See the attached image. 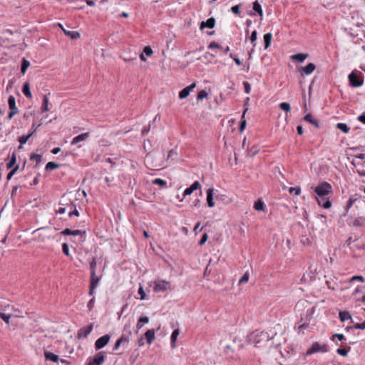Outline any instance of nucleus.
I'll list each match as a JSON object with an SVG mask.
<instances>
[{
    "instance_id": "obj_47",
    "label": "nucleus",
    "mask_w": 365,
    "mask_h": 365,
    "mask_svg": "<svg viewBox=\"0 0 365 365\" xmlns=\"http://www.w3.org/2000/svg\"><path fill=\"white\" fill-rule=\"evenodd\" d=\"M289 192L290 194H294L295 195H299L301 192V189L299 187H290L289 189Z\"/></svg>"
},
{
    "instance_id": "obj_28",
    "label": "nucleus",
    "mask_w": 365,
    "mask_h": 365,
    "mask_svg": "<svg viewBox=\"0 0 365 365\" xmlns=\"http://www.w3.org/2000/svg\"><path fill=\"white\" fill-rule=\"evenodd\" d=\"M123 332V334L122 335L128 336V338L130 339V336H131V334H132L131 324L130 322H128L124 325Z\"/></svg>"
},
{
    "instance_id": "obj_18",
    "label": "nucleus",
    "mask_w": 365,
    "mask_h": 365,
    "mask_svg": "<svg viewBox=\"0 0 365 365\" xmlns=\"http://www.w3.org/2000/svg\"><path fill=\"white\" fill-rule=\"evenodd\" d=\"M316 66L313 63H309L305 66H302L301 70L306 74L310 75L315 70Z\"/></svg>"
},
{
    "instance_id": "obj_31",
    "label": "nucleus",
    "mask_w": 365,
    "mask_h": 365,
    "mask_svg": "<svg viewBox=\"0 0 365 365\" xmlns=\"http://www.w3.org/2000/svg\"><path fill=\"white\" fill-rule=\"evenodd\" d=\"M35 133V130H34V131L32 132H30L28 135H21L19 138V143L21 144V145H24L25 144L28 140Z\"/></svg>"
},
{
    "instance_id": "obj_38",
    "label": "nucleus",
    "mask_w": 365,
    "mask_h": 365,
    "mask_svg": "<svg viewBox=\"0 0 365 365\" xmlns=\"http://www.w3.org/2000/svg\"><path fill=\"white\" fill-rule=\"evenodd\" d=\"M59 167H60V165L56 163L48 162L46 164L45 169H46V171H51V170H53L54 169L58 168Z\"/></svg>"
},
{
    "instance_id": "obj_53",
    "label": "nucleus",
    "mask_w": 365,
    "mask_h": 365,
    "mask_svg": "<svg viewBox=\"0 0 365 365\" xmlns=\"http://www.w3.org/2000/svg\"><path fill=\"white\" fill-rule=\"evenodd\" d=\"M19 168V165H16L12 170H11L7 175V180H10L11 177L18 171Z\"/></svg>"
},
{
    "instance_id": "obj_17",
    "label": "nucleus",
    "mask_w": 365,
    "mask_h": 365,
    "mask_svg": "<svg viewBox=\"0 0 365 365\" xmlns=\"http://www.w3.org/2000/svg\"><path fill=\"white\" fill-rule=\"evenodd\" d=\"M61 233L63 235L77 236V235H82L84 233V232H82L79 230H71L68 228H66V229L63 230Z\"/></svg>"
},
{
    "instance_id": "obj_42",
    "label": "nucleus",
    "mask_w": 365,
    "mask_h": 365,
    "mask_svg": "<svg viewBox=\"0 0 365 365\" xmlns=\"http://www.w3.org/2000/svg\"><path fill=\"white\" fill-rule=\"evenodd\" d=\"M339 317L341 322H345L351 318L350 314L348 312H342L339 313Z\"/></svg>"
},
{
    "instance_id": "obj_32",
    "label": "nucleus",
    "mask_w": 365,
    "mask_h": 365,
    "mask_svg": "<svg viewBox=\"0 0 365 365\" xmlns=\"http://www.w3.org/2000/svg\"><path fill=\"white\" fill-rule=\"evenodd\" d=\"M353 226L354 227H361L365 225V217H359L356 218L352 223Z\"/></svg>"
},
{
    "instance_id": "obj_24",
    "label": "nucleus",
    "mask_w": 365,
    "mask_h": 365,
    "mask_svg": "<svg viewBox=\"0 0 365 365\" xmlns=\"http://www.w3.org/2000/svg\"><path fill=\"white\" fill-rule=\"evenodd\" d=\"M304 120L314 125L316 128H319V123L317 120L315 119L311 113L307 114L304 116Z\"/></svg>"
},
{
    "instance_id": "obj_34",
    "label": "nucleus",
    "mask_w": 365,
    "mask_h": 365,
    "mask_svg": "<svg viewBox=\"0 0 365 365\" xmlns=\"http://www.w3.org/2000/svg\"><path fill=\"white\" fill-rule=\"evenodd\" d=\"M307 58V55L304 54V53H297L295 55H292L291 56L292 59L296 60L299 62H303Z\"/></svg>"
},
{
    "instance_id": "obj_43",
    "label": "nucleus",
    "mask_w": 365,
    "mask_h": 365,
    "mask_svg": "<svg viewBox=\"0 0 365 365\" xmlns=\"http://www.w3.org/2000/svg\"><path fill=\"white\" fill-rule=\"evenodd\" d=\"M153 184L159 185L160 187H163L166 185L167 182L165 180L160 179V178H156L153 181Z\"/></svg>"
},
{
    "instance_id": "obj_58",
    "label": "nucleus",
    "mask_w": 365,
    "mask_h": 365,
    "mask_svg": "<svg viewBox=\"0 0 365 365\" xmlns=\"http://www.w3.org/2000/svg\"><path fill=\"white\" fill-rule=\"evenodd\" d=\"M143 53L148 56H150L152 55L153 53V50L151 49L150 47L149 46H145L143 49Z\"/></svg>"
},
{
    "instance_id": "obj_20",
    "label": "nucleus",
    "mask_w": 365,
    "mask_h": 365,
    "mask_svg": "<svg viewBox=\"0 0 365 365\" xmlns=\"http://www.w3.org/2000/svg\"><path fill=\"white\" fill-rule=\"evenodd\" d=\"M8 104H9V109L11 111L18 112V113L19 112L18 108L16 106V100H15L14 96H9Z\"/></svg>"
},
{
    "instance_id": "obj_56",
    "label": "nucleus",
    "mask_w": 365,
    "mask_h": 365,
    "mask_svg": "<svg viewBox=\"0 0 365 365\" xmlns=\"http://www.w3.org/2000/svg\"><path fill=\"white\" fill-rule=\"evenodd\" d=\"M222 48V46L220 45H219L218 43H217L215 41H212L210 43V45L208 46V48L209 49H212V48Z\"/></svg>"
},
{
    "instance_id": "obj_27",
    "label": "nucleus",
    "mask_w": 365,
    "mask_h": 365,
    "mask_svg": "<svg viewBox=\"0 0 365 365\" xmlns=\"http://www.w3.org/2000/svg\"><path fill=\"white\" fill-rule=\"evenodd\" d=\"M252 10L259 14L261 16L263 15L262 6L257 1L252 3Z\"/></svg>"
},
{
    "instance_id": "obj_45",
    "label": "nucleus",
    "mask_w": 365,
    "mask_h": 365,
    "mask_svg": "<svg viewBox=\"0 0 365 365\" xmlns=\"http://www.w3.org/2000/svg\"><path fill=\"white\" fill-rule=\"evenodd\" d=\"M279 106L282 110L286 112H289L291 109L289 103L286 102L281 103Z\"/></svg>"
},
{
    "instance_id": "obj_14",
    "label": "nucleus",
    "mask_w": 365,
    "mask_h": 365,
    "mask_svg": "<svg viewBox=\"0 0 365 365\" xmlns=\"http://www.w3.org/2000/svg\"><path fill=\"white\" fill-rule=\"evenodd\" d=\"M215 24V19L213 17L208 19L206 21H202L200 24V29L205 28L212 29Z\"/></svg>"
},
{
    "instance_id": "obj_39",
    "label": "nucleus",
    "mask_w": 365,
    "mask_h": 365,
    "mask_svg": "<svg viewBox=\"0 0 365 365\" xmlns=\"http://www.w3.org/2000/svg\"><path fill=\"white\" fill-rule=\"evenodd\" d=\"M247 110H248V108H246L242 115V119L240 121V128H239L240 133L243 132V130H245V128L246 127V120H245L244 118H245V114L247 111Z\"/></svg>"
},
{
    "instance_id": "obj_54",
    "label": "nucleus",
    "mask_w": 365,
    "mask_h": 365,
    "mask_svg": "<svg viewBox=\"0 0 365 365\" xmlns=\"http://www.w3.org/2000/svg\"><path fill=\"white\" fill-rule=\"evenodd\" d=\"M356 280L359 281L361 282H364V278L361 275L354 276L349 279V282H351L356 281Z\"/></svg>"
},
{
    "instance_id": "obj_3",
    "label": "nucleus",
    "mask_w": 365,
    "mask_h": 365,
    "mask_svg": "<svg viewBox=\"0 0 365 365\" xmlns=\"http://www.w3.org/2000/svg\"><path fill=\"white\" fill-rule=\"evenodd\" d=\"M60 204L61 205H68V215L70 217H71L73 215H75V216L79 215V212L76 208L77 205L76 204H74V202H72L71 200L67 199L65 197H63L61 200Z\"/></svg>"
},
{
    "instance_id": "obj_2",
    "label": "nucleus",
    "mask_w": 365,
    "mask_h": 365,
    "mask_svg": "<svg viewBox=\"0 0 365 365\" xmlns=\"http://www.w3.org/2000/svg\"><path fill=\"white\" fill-rule=\"evenodd\" d=\"M271 339L270 336L267 332L263 331L256 330L255 332H252V342L255 344V345L264 342L267 343Z\"/></svg>"
},
{
    "instance_id": "obj_44",
    "label": "nucleus",
    "mask_w": 365,
    "mask_h": 365,
    "mask_svg": "<svg viewBox=\"0 0 365 365\" xmlns=\"http://www.w3.org/2000/svg\"><path fill=\"white\" fill-rule=\"evenodd\" d=\"M351 350V347H348V349H337L336 352L341 356H346L348 352Z\"/></svg>"
},
{
    "instance_id": "obj_63",
    "label": "nucleus",
    "mask_w": 365,
    "mask_h": 365,
    "mask_svg": "<svg viewBox=\"0 0 365 365\" xmlns=\"http://www.w3.org/2000/svg\"><path fill=\"white\" fill-rule=\"evenodd\" d=\"M150 130V125H149V126L148 128H144L141 132V134L143 136H145V135H147L149 131Z\"/></svg>"
},
{
    "instance_id": "obj_61",
    "label": "nucleus",
    "mask_w": 365,
    "mask_h": 365,
    "mask_svg": "<svg viewBox=\"0 0 365 365\" xmlns=\"http://www.w3.org/2000/svg\"><path fill=\"white\" fill-rule=\"evenodd\" d=\"M138 294L140 295V299L143 300L145 299V293L143 287L139 288Z\"/></svg>"
},
{
    "instance_id": "obj_57",
    "label": "nucleus",
    "mask_w": 365,
    "mask_h": 365,
    "mask_svg": "<svg viewBox=\"0 0 365 365\" xmlns=\"http://www.w3.org/2000/svg\"><path fill=\"white\" fill-rule=\"evenodd\" d=\"M337 338L339 341L346 340L344 336L342 334H335L331 336V340H334V338Z\"/></svg>"
},
{
    "instance_id": "obj_4",
    "label": "nucleus",
    "mask_w": 365,
    "mask_h": 365,
    "mask_svg": "<svg viewBox=\"0 0 365 365\" xmlns=\"http://www.w3.org/2000/svg\"><path fill=\"white\" fill-rule=\"evenodd\" d=\"M327 351V346L325 344H320L319 342H314L311 348L307 351L306 356H309L317 352L326 353Z\"/></svg>"
},
{
    "instance_id": "obj_21",
    "label": "nucleus",
    "mask_w": 365,
    "mask_h": 365,
    "mask_svg": "<svg viewBox=\"0 0 365 365\" xmlns=\"http://www.w3.org/2000/svg\"><path fill=\"white\" fill-rule=\"evenodd\" d=\"M145 339H146V341H147L148 344H151L152 342L155 339V330L154 329H148L145 333Z\"/></svg>"
},
{
    "instance_id": "obj_40",
    "label": "nucleus",
    "mask_w": 365,
    "mask_h": 365,
    "mask_svg": "<svg viewBox=\"0 0 365 365\" xmlns=\"http://www.w3.org/2000/svg\"><path fill=\"white\" fill-rule=\"evenodd\" d=\"M29 66H30V62L28 60H26V58H23L22 63H21V71L23 74L25 73L26 71L27 70V68H29Z\"/></svg>"
},
{
    "instance_id": "obj_41",
    "label": "nucleus",
    "mask_w": 365,
    "mask_h": 365,
    "mask_svg": "<svg viewBox=\"0 0 365 365\" xmlns=\"http://www.w3.org/2000/svg\"><path fill=\"white\" fill-rule=\"evenodd\" d=\"M96 257H93L91 262H90V270H91V275H93V274H96Z\"/></svg>"
},
{
    "instance_id": "obj_1",
    "label": "nucleus",
    "mask_w": 365,
    "mask_h": 365,
    "mask_svg": "<svg viewBox=\"0 0 365 365\" xmlns=\"http://www.w3.org/2000/svg\"><path fill=\"white\" fill-rule=\"evenodd\" d=\"M332 191V187L331 184L327 182H323L319 184L314 189L315 193L317 195V202L319 206L324 208L328 209L331 206L330 200L325 198Z\"/></svg>"
},
{
    "instance_id": "obj_10",
    "label": "nucleus",
    "mask_w": 365,
    "mask_h": 365,
    "mask_svg": "<svg viewBox=\"0 0 365 365\" xmlns=\"http://www.w3.org/2000/svg\"><path fill=\"white\" fill-rule=\"evenodd\" d=\"M106 359V356L103 352H99L95 357L91 360L88 365H102Z\"/></svg>"
},
{
    "instance_id": "obj_52",
    "label": "nucleus",
    "mask_w": 365,
    "mask_h": 365,
    "mask_svg": "<svg viewBox=\"0 0 365 365\" xmlns=\"http://www.w3.org/2000/svg\"><path fill=\"white\" fill-rule=\"evenodd\" d=\"M62 251L67 257H70L68 245L66 243L62 245Z\"/></svg>"
},
{
    "instance_id": "obj_49",
    "label": "nucleus",
    "mask_w": 365,
    "mask_h": 365,
    "mask_svg": "<svg viewBox=\"0 0 365 365\" xmlns=\"http://www.w3.org/2000/svg\"><path fill=\"white\" fill-rule=\"evenodd\" d=\"M349 329H365V321L361 323H356L353 327H350Z\"/></svg>"
},
{
    "instance_id": "obj_16",
    "label": "nucleus",
    "mask_w": 365,
    "mask_h": 365,
    "mask_svg": "<svg viewBox=\"0 0 365 365\" xmlns=\"http://www.w3.org/2000/svg\"><path fill=\"white\" fill-rule=\"evenodd\" d=\"M89 136V133H82V134H80L78 135H77L76 137H75L73 140L71 141V144L72 145H76L78 143L81 142V141H84L86 140Z\"/></svg>"
},
{
    "instance_id": "obj_12",
    "label": "nucleus",
    "mask_w": 365,
    "mask_h": 365,
    "mask_svg": "<svg viewBox=\"0 0 365 365\" xmlns=\"http://www.w3.org/2000/svg\"><path fill=\"white\" fill-rule=\"evenodd\" d=\"M196 86V84L195 83L190 84V86L185 87L183 88L180 93H179V98L180 99L185 98L187 97L190 94V93L192 91L193 88H195Z\"/></svg>"
},
{
    "instance_id": "obj_19",
    "label": "nucleus",
    "mask_w": 365,
    "mask_h": 365,
    "mask_svg": "<svg viewBox=\"0 0 365 365\" xmlns=\"http://www.w3.org/2000/svg\"><path fill=\"white\" fill-rule=\"evenodd\" d=\"M213 191L214 190L212 188H209L207 190V202L210 207L215 206V202L213 201Z\"/></svg>"
},
{
    "instance_id": "obj_26",
    "label": "nucleus",
    "mask_w": 365,
    "mask_h": 365,
    "mask_svg": "<svg viewBox=\"0 0 365 365\" xmlns=\"http://www.w3.org/2000/svg\"><path fill=\"white\" fill-rule=\"evenodd\" d=\"M22 92L25 95L26 97H27L29 98H32V94H31V92L30 90V85L29 83L26 82L24 84L23 88H22Z\"/></svg>"
},
{
    "instance_id": "obj_15",
    "label": "nucleus",
    "mask_w": 365,
    "mask_h": 365,
    "mask_svg": "<svg viewBox=\"0 0 365 365\" xmlns=\"http://www.w3.org/2000/svg\"><path fill=\"white\" fill-rule=\"evenodd\" d=\"M58 25L63 31V33L66 36L71 37L72 39H77L80 37V34L78 32L74 31H67L63 27L61 24H59Z\"/></svg>"
},
{
    "instance_id": "obj_13",
    "label": "nucleus",
    "mask_w": 365,
    "mask_h": 365,
    "mask_svg": "<svg viewBox=\"0 0 365 365\" xmlns=\"http://www.w3.org/2000/svg\"><path fill=\"white\" fill-rule=\"evenodd\" d=\"M254 209L257 211H262L267 212V210L264 201L262 199H258L254 204Z\"/></svg>"
},
{
    "instance_id": "obj_55",
    "label": "nucleus",
    "mask_w": 365,
    "mask_h": 365,
    "mask_svg": "<svg viewBox=\"0 0 365 365\" xmlns=\"http://www.w3.org/2000/svg\"><path fill=\"white\" fill-rule=\"evenodd\" d=\"M207 97V93L203 90V91H201L200 92H199V93L197 94V100H202Z\"/></svg>"
},
{
    "instance_id": "obj_25",
    "label": "nucleus",
    "mask_w": 365,
    "mask_h": 365,
    "mask_svg": "<svg viewBox=\"0 0 365 365\" xmlns=\"http://www.w3.org/2000/svg\"><path fill=\"white\" fill-rule=\"evenodd\" d=\"M148 322H149V318L148 317H145V316L140 317L139 318V319L138 320V323L136 325L137 330L138 331L139 329H140L143 327L144 324H147Z\"/></svg>"
},
{
    "instance_id": "obj_29",
    "label": "nucleus",
    "mask_w": 365,
    "mask_h": 365,
    "mask_svg": "<svg viewBox=\"0 0 365 365\" xmlns=\"http://www.w3.org/2000/svg\"><path fill=\"white\" fill-rule=\"evenodd\" d=\"M49 101L48 97L45 95L43 97V103L41 106V113H45L49 110L48 108Z\"/></svg>"
},
{
    "instance_id": "obj_9",
    "label": "nucleus",
    "mask_w": 365,
    "mask_h": 365,
    "mask_svg": "<svg viewBox=\"0 0 365 365\" xmlns=\"http://www.w3.org/2000/svg\"><path fill=\"white\" fill-rule=\"evenodd\" d=\"M93 328V324H90L87 327L81 328L78 331V338H79V339L86 338L90 334V333L92 331Z\"/></svg>"
},
{
    "instance_id": "obj_22",
    "label": "nucleus",
    "mask_w": 365,
    "mask_h": 365,
    "mask_svg": "<svg viewBox=\"0 0 365 365\" xmlns=\"http://www.w3.org/2000/svg\"><path fill=\"white\" fill-rule=\"evenodd\" d=\"M272 35L271 33H267L264 35L263 41L264 49H267L272 43Z\"/></svg>"
},
{
    "instance_id": "obj_23",
    "label": "nucleus",
    "mask_w": 365,
    "mask_h": 365,
    "mask_svg": "<svg viewBox=\"0 0 365 365\" xmlns=\"http://www.w3.org/2000/svg\"><path fill=\"white\" fill-rule=\"evenodd\" d=\"M44 355L46 360H49L53 362H57L59 359L58 356L52 352L45 351Z\"/></svg>"
},
{
    "instance_id": "obj_59",
    "label": "nucleus",
    "mask_w": 365,
    "mask_h": 365,
    "mask_svg": "<svg viewBox=\"0 0 365 365\" xmlns=\"http://www.w3.org/2000/svg\"><path fill=\"white\" fill-rule=\"evenodd\" d=\"M207 238H208V235L207 234H204L202 237V238L200 239V240L199 241V245H202L205 243V242L207 240Z\"/></svg>"
},
{
    "instance_id": "obj_37",
    "label": "nucleus",
    "mask_w": 365,
    "mask_h": 365,
    "mask_svg": "<svg viewBox=\"0 0 365 365\" xmlns=\"http://www.w3.org/2000/svg\"><path fill=\"white\" fill-rule=\"evenodd\" d=\"M16 163V154L14 152L11 155L9 162L7 163L6 167L8 169L13 168Z\"/></svg>"
},
{
    "instance_id": "obj_36",
    "label": "nucleus",
    "mask_w": 365,
    "mask_h": 365,
    "mask_svg": "<svg viewBox=\"0 0 365 365\" xmlns=\"http://www.w3.org/2000/svg\"><path fill=\"white\" fill-rule=\"evenodd\" d=\"M336 128L341 130L344 133H348L350 130L349 127L346 123H337Z\"/></svg>"
},
{
    "instance_id": "obj_30",
    "label": "nucleus",
    "mask_w": 365,
    "mask_h": 365,
    "mask_svg": "<svg viewBox=\"0 0 365 365\" xmlns=\"http://www.w3.org/2000/svg\"><path fill=\"white\" fill-rule=\"evenodd\" d=\"M179 334H180V331L178 329H175L171 334L170 340H171V346L173 348L175 347V341L177 340V338H178Z\"/></svg>"
},
{
    "instance_id": "obj_6",
    "label": "nucleus",
    "mask_w": 365,
    "mask_h": 365,
    "mask_svg": "<svg viewBox=\"0 0 365 365\" xmlns=\"http://www.w3.org/2000/svg\"><path fill=\"white\" fill-rule=\"evenodd\" d=\"M170 287V283L165 280L155 281L154 282L153 289L155 292H163L167 290Z\"/></svg>"
},
{
    "instance_id": "obj_48",
    "label": "nucleus",
    "mask_w": 365,
    "mask_h": 365,
    "mask_svg": "<svg viewBox=\"0 0 365 365\" xmlns=\"http://www.w3.org/2000/svg\"><path fill=\"white\" fill-rule=\"evenodd\" d=\"M250 274L248 272H245L243 277L239 280V284L246 283L249 281Z\"/></svg>"
},
{
    "instance_id": "obj_64",
    "label": "nucleus",
    "mask_w": 365,
    "mask_h": 365,
    "mask_svg": "<svg viewBox=\"0 0 365 365\" xmlns=\"http://www.w3.org/2000/svg\"><path fill=\"white\" fill-rule=\"evenodd\" d=\"M357 119H358L360 122H361V123H364V124H365V113H363V114H361V115H359V116H358V118H357Z\"/></svg>"
},
{
    "instance_id": "obj_11",
    "label": "nucleus",
    "mask_w": 365,
    "mask_h": 365,
    "mask_svg": "<svg viewBox=\"0 0 365 365\" xmlns=\"http://www.w3.org/2000/svg\"><path fill=\"white\" fill-rule=\"evenodd\" d=\"M201 185L198 181H195L192 185L187 188H186L183 193L182 198L180 199V201L182 202L183 198L187 196L191 195L195 190L200 188Z\"/></svg>"
},
{
    "instance_id": "obj_60",
    "label": "nucleus",
    "mask_w": 365,
    "mask_h": 365,
    "mask_svg": "<svg viewBox=\"0 0 365 365\" xmlns=\"http://www.w3.org/2000/svg\"><path fill=\"white\" fill-rule=\"evenodd\" d=\"M174 155H177V152L174 150H170L169 153H168V158H167V161L170 160H172V157L174 156Z\"/></svg>"
},
{
    "instance_id": "obj_35",
    "label": "nucleus",
    "mask_w": 365,
    "mask_h": 365,
    "mask_svg": "<svg viewBox=\"0 0 365 365\" xmlns=\"http://www.w3.org/2000/svg\"><path fill=\"white\" fill-rule=\"evenodd\" d=\"M99 281H100V277H96V274H93V275L91 274L90 286L92 287V288H93V287L96 288Z\"/></svg>"
},
{
    "instance_id": "obj_46",
    "label": "nucleus",
    "mask_w": 365,
    "mask_h": 365,
    "mask_svg": "<svg viewBox=\"0 0 365 365\" xmlns=\"http://www.w3.org/2000/svg\"><path fill=\"white\" fill-rule=\"evenodd\" d=\"M41 158H42V155H38V154H33L30 157V160H36V164H38V163H41Z\"/></svg>"
},
{
    "instance_id": "obj_50",
    "label": "nucleus",
    "mask_w": 365,
    "mask_h": 365,
    "mask_svg": "<svg viewBox=\"0 0 365 365\" xmlns=\"http://www.w3.org/2000/svg\"><path fill=\"white\" fill-rule=\"evenodd\" d=\"M241 6H242V4L235 5L231 8V11H232L233 14L239 15L240 13V8Z\"/></svg>"
},
{
    "instance_id": "obj_62",
    "label": "nucleus",
    "mask_w": 365,
    "mask_h": 365,
    "mask_svg": "<svg viewBox=\"0 0 365 365\" xmlns=\"http://www.w3.org/2000/svg\"><path fill=\"white\" fill-rule=\"evenodd\" d=\"M64 207H60L59 209L56 211L58 214H63L66 210H68V205H63Z\"/></svg>"
},
{
    "instance_id": "obj_33",
    "label": "nucleus",
    "mask_w": 365,
    "mask_h": 365,
    "mask_svg": "<svg viewBox=\"0 0 365 365\" xmlns=\"http://www.w3.org/2000/svg\"><path fill=\"white\" fill-rule=\"evenodd\" d=\"M360 195H357V194H355L354 195H351L349 198V200H348L347 202V208L349 209L350 207H352V205H354V203L358 200L359 198H360Z\"/></svg>"
},
{
    "instance_id": "obj_51",
    "label": "nucleus",
    "mask_w": 365,
    "mask_h": 365,
    "mask_svg": "<svg viewBox=\"0 0 365 365\" xmlns=\"http://www.w3.org/2000/svg\"><path fill=\"white\" fill-rule=\"evenodd\" d=\"M11 316L6 314L3 312H0V319H3L6 324L9 323Z\"/></svg>"
},
{
    "instance_id": "obj_7",
    "label": "nucleus",
    "mask_w": 365,
    "mask_h": 365,
    "mask_svg": "<svg viewBox=\"0 0 365 365\" xmlns=\"http://www.w3.org/2000/svg\"><path fill=\"white\" fill-rule=\"evenodd\" d=\"M110 336L109 334H105L98 338L95 342L96 349H101L103 348L109 342Z\"/></svg>"
},
{
    "instance_id": "obj_8",
    "label": "nucleus",
    "mask_w": 365,
    "mask_h": 365,
    "mask_svg": "<svg viewBox=\"0 0 365 365\" xmlns=\"http://www.w3.org/2000/svg\"><path fill=\"white\" fill-rule=\"evenodd\" d=\"M130 339L128 336H125V335H122L115 342V346H113V351L118 349V348L122 345L123 349H125L129 344Z\"/></svg>"
},
{
    "instance_id": "obj_5",
    "label": "nucleus",
    "mask_w": 365,
    "mask_h": 365,
    "mask_svg": "<svg viewBox=\"0 0 365 365\" xmlns=\"http://www.w3.org/2000/svg\"><path fill=\"white\" fill-rule=\"evenodd\" d=\"M350 85L353 87H360L362 86L364 80L361 76H359L355 71H352L349 75Z\"/></svg>"
}]
</instances>
